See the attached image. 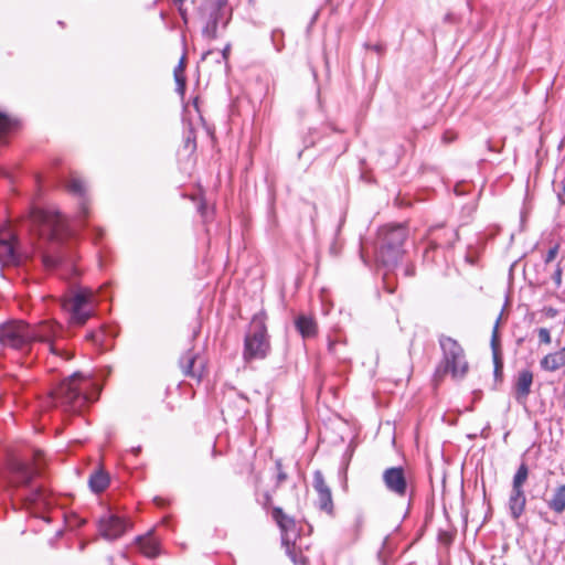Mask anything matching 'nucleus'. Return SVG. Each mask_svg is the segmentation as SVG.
<instances>
[{"label": "nucleus", "instance_id": "7", "mask_svg": "<svg viewBox=\"0 0 565 565\" xmlns=\"http://www.w3.org/2000/svg\"><path fill=\"white\" fill-rule=\"evenodd\" d=\"M64 307L70 312V322L83 326L94 313L92 290L78 289L65 301Z\"/></svg>", "mask_w": 565, "mask_h": 565}, {"label": "nucleus", "instance_id": "28", "mask_svg": "<svg viewBox=\"0 0 565 565\" xmlns=\"http://www.w3.org/2000/svg\"><path fill=\"white\" fill-rule=\"evenodd\" d=\"M273 518L274 520L277 522V524L281 527V529H286V521H288L289 523H292V520L289 519L282 511L281 508L279 507H275L273 509Z\"/></svg>", "mask_w": 565, "mask_h": 565}, {"label": "nucleus", "instance_id": "11", "mask_svg": "<svg viewBox=\"0 0 565 565\" xmlns=\"http://www.w3.org/2000/svg\"><path fill=\"white\" fill-rule=\"evenodd\" d=\"M230 18L226 6L217 4L212 7L202 29L203 38L207 40H215L218 36L220 28L225 29L227 26Z\"/></svg>", "mask_w": 565, "mask_h": 565}, {"label": "nucleus", "instance_id": "20", "mask_svg": "<svg viewBox=\"0 0 565 565\" xmlns=\"http://www.w3.org/2000/svg\"><path fill=\"white\" fill-rule=\"evenodd\" d=\"M195 361L196 354L193 352V350H188L180 358L179 363L184 376L200 380L202 373L194 369Z\"/></svg>", "mask_w": 565, "mask_h": 565}, {"label": "nucleus", "instance_id": "36", "mask_svg": "<svg viewBox=\"0 0 565 565\" xmlns=\"http://www.w3.org/2000/svg\"><path fill=\"white\" fill-rule=\"evenodd\" d=\"M43 498H44V490L42 488H36L31 493V500L32 501L42 500Z\"/></svg>", "mask_w": 565, "mask_h": 565}, {"label": "nucleus", "instance_id": "22", "mask_svg": "<svg viewBox=\"0 0 565 565\" xmlns=\"http://www.w3.org/2000/svg\"><path fill=\"white\" fill-rule=\"evenodd\" d=\"M540 365L543 370L548 372H554L565 365V355L564 352H554L545 355Z\"/></svg>", "mask_w": 565, "mask_h": 565}, {"label": "nucleus", "instance_id": "39", "mask_svg": "<svg viewBox=\"0 0 565 565\" xmlns=\"http://www.w3.org/2000/svg\"><path fill=\"white\" fill-rule=\"evenodd\" d=\"M337 344H338V342H337V341H333V340H330V341H329V343H328V350H329V352H330V353H332V354H337V350H335Z\"/></svg>", "mask_w": 565, "mask_h": 565}, {"label": "nucleus", "instance_id": "52", "mask_svg": "<svg viewBox=\"0 0 565 565\" xmlns=\"http://www.w3.org/2000/svg\"><path fill=\"white\" fill-rule=\"evenodd\" d=\"M190 142H191V138H190V137H188V139H186V146H189V145H190Z\"/></svg>", "mask_w": 565, "mask_h": 565}, {"label": "nucleus", "instance_id": "45", "mask_svg": "<svg viewBox=\"0 0 565 565\" xmlns=\"http://www.w3.org/2000/svg\"><path fill=\"white\" fill-rule=\"evenodd\" d=\"M444 20H445L446 22H452V20H454V15H452V13H447V14L445 15Z\"/></svg>", "mask_w": 565, "mask_h": 565}, {"label": "nucleus", "instance_id": "15", "mask_svg": "<svg viewBox=\"0 0 565 565\" xmlns=\"http://www.w3.org/2000/svg\"><path fill=\"white\" fill-rule=\"evenodd\" d=\"M9 482L11 486H29L35 476V470L26 462L13 459L9 466Z\"/></svg>", "mask_w": 565, "mask_h": 565}, {"label": "nucleus", "instance_id": "47", "mask_svg": "<svg viewBox=\"0 0 565 565\" xmlns=\"http://www.w3.org/2000/svg\"><path fill=\"white\" fill-rule=\"evenodd\" d=\"M135 455H138L141 451L140 447L132 448L131 450Z\"/></svg>", "mask_w": 565, "mask_h": 565}, {"label": "nucleus", "instance_id": "24", "mask_svg": "<svg viewBox=\"0 0 565 565\" xmlns=\"http://www.w3.org/2000/svg\"><path fill=\"white\" fill-rule=\"evenodd\" d=\"M92 491L95 493L103 492L109 484V477L106 472L98 470L95 471L88 480Z\"/></svg>", "mask_w": 565, "mask_h": 565}, {"label": "nucleus", "instance_id": "33", "mask_svg": "<svg viewBox=\"0 0 565 565\" xmlns=\"http://www.w3.org/2000/svg\"><path fill=\"white\" fill-rule=\"evenodd\" d=\"M557 199L561 204L565 205V178L559 182Z\"/></svg>", "mask_w": 565, "mask_h": 565}, {"label": "nucleus", "instance_id": "5", "mask_svg": "<svg viewBox=\"0 0 565 565\" xmlns=\"http://www.w3.org/2000/svg\"><path fill=\"white\" fill-rule=\"evenodd\" d=\"M270 351L269 337L266 328V315H254L244 339L243 358L246 362L262 360Z\"/></svg>", "mask_w": 565, "mask_h": 565}, {"label": "nucleus", "instance_id": "48", "mask_svg": "<svg viewBox=\"0 0 565 565\" xmlns=\"http://www.w3.org/2000/svg\"><path fill=\"white\" fill-rule=\"evenodd\" d=\"M466 258H467V260H468L470 264H475V262H476L473 257H469V256H467Z\"/></svg>", "mask_w": 565, "mask_h": 565}, {"label": "nucleus", "instance_id": "32", "mask_svg": "<svg viewBox=\"0 0 565 565\" xmlns=\"http://www.w3.org/2000/svg\"><path fill=\"white\" fill-rule=\"evenodd\" d=\"M537 335H539L540 343L550 344L552 341L550 330L546 328H540L537 330Z\"/></svg>", "mask_w": 565, "mask_h": 565}, {"label": "nucleus", "instance_id": "1", "mask_svg": "<svg viewBox=\"0 0 565 565\" xmlns=\"http://www.w3.org/2000/svg\"><path fill=\"white\" fill-rule=\"evenodd\" d=\"M62 335V327L52 322L30 326L23 321H9L0 324V343L31 353L33 344L40 342L47 345L51 353L67 361L72 354L58 345Z\"/></svg>", "mask_w": 565, "mask_h": 565}, {"label": "nucleus", "instance_id": "8", "mask_svg": "<svg viewBox=\"0 0 565 565\" xmlns=\"http://www.w3.org/2000/svg\"><path fill=\"white\" fill-rule=\"evenodd\" d=\"M529 478V467L522 462L512 479V488L509 494L508 508L511 518L518 521L525 511L526 495L524 484Z\"/></svg>", "mask_w": 565, "mask_h": 565}, {"label": "nucleus", "instance_id": "51", "mask_svg": "<svg viewBox=\"0 0 565 565\" xmlns=\"http://www.w3.org/2000/svg\"><path fill=\"white\" fill-rule=\"evenodd\" d=\"M212 52L211 51H207L204 55H203V60L206 57V55L211 54Z\"/></svg>", "mask_w": 565, "mask_h": 565}, {"label": "nucleus", "instance_id": "30", "mask_svg": "<svg viewBox=\"0 0 565 565\" xmlns=\"http://www.w3.org/2000/svg\"><path fill=\"white\" fill-rule=\"evenodd\" d=\"M275 466L277 469L276 488H278L282 482H285L288 479V475L282 469L281 459H277L275 461Z\"/></svg>", "mask_w": 565, "mask_h": 565}, {"label": "nucleus", "instance_id": "29", "mask_svg": "<svg viewBox=\"0 0 565 565\" xmlns=\"http://www.w3.org/2000/svg\"><path fill=\"white\" fill-rule=\"evenodd\" d=\"M42 263L47 269H55L61 264V257L51 254H43Z\"/></svg>", "mask_w": 565, "mask_h": 565}, {"label": "nucleus", "instance_id": "26", "mask_svg": "<svg viewBox=\"0 0 565 565\" xmlns=\"http://www.w3.org/2000/svg\"><path fill=\"white\" fill-rule=\"evenodd\" d=\"M184 70H185V57H181L179 64L174 68V79L177 84V92L180 94H184L185 90V76H184Z\"/></svg>", "mask_w": 565, "mask_h": 565}, {"label": "nucleus", "instance_id": "17", "mask_svg": "<svg viewBox=\"0 0 565 565\" xmlns=\"http://www.w3.org/2000/svg\"><path fill=\"white\" fill-rule=\"evenodd\" d=\"M532 384L533 373L530 370H522L518 373L514 383V397L519 404L524 405L526 403Z\"/></svg>", "mask_w": 565, "mask_h": 565}, {"label": "nucleus", "instance_id": "44", "mask_svg": "<svg viewBox=\"0 0 565 565\" xmlns=\"http://www.w3.org/2000/svg\"><path fill=\"white\" fill-rule=\"evenodd\" d=\"M377 557H379V559H380L383 564H385V563H386V556H385L384 547L379 552Z\"/></svg>", "mask_w": 565, "mask_h": 565}, {"label": "nucleus", "instance_id": "49", "mask_svg": "<svg viewBox=\"0 0 565 565\" xmlns=\"http://www.w3.org/2000/svg\"><path fill=\"white\" fill-rule=\"evenodd\" d=\"M487 143H488L489 150L493 151V148H492L491 143L489 141Z\"/></svg>", "mask_w": 565, "mask_h": 565}, {"label": "nucleus", "instance_id": "21", "mask_svg": "<svg viewBox=\"0 0 565 565\" xmlns=\"http://www.w3.org/2000/svg\"><path fill=\"white\" fill-rule=\"evenodd\" d=\"M295 326L297 331L305 339L315 337L318 331L317 322L315 319L303 315L297 317L295 320Z\"/></svg>", "mask_w": 565, "mask_h": 565}, {"label": "nucleus", "instance_id": "6", "mask_svg": "<svg viewBox=\"0 0 565 565\" xmlns=\"http://www.w3.org/2000/svg\"><path fill=\"white\" fill-rule=\"evenodd\" d=\"M32 231L46 241L60 243L63 241L66 226L62 215L57 212L33 209L30 213Z\"/></svg>", "mask_w": 565, "mask_h": 565}, {"label": "nucleus", "instance_id": "14", "mask_svg": "<svg viewBox=\"0 0 565 565\" xmlns=\"http://www.w3.org/2000/svg\"><path fill=\"white\" fill-rule=\"evenodd\" d=\"M20 255L14 234L10 230L0 231V263H19Z\"/></svg>", "mask_w": 565, "mask_h": 565}, {"label": "nucleus", "instance_id": "16", "mask_svg": "<svg viewBox=\"0 0 565 565\" xmlns=\"http://www.w3.org/2000/svg\"><path fill=\"white\" fill-rule=\"evenodd\" d=\"M65 188L70 193L79 198L78 220L79 222H84L89 213L88 200L86 198V189L84 182L78 178H71L66 181Z\"/></svg>", "mask_w": 565, "mask_h": 565}, {"label": "nucleus", "instance_id": "9", "mask_svg": "<svg viewBox=\"0 0 565 565\" xmlns=\"http://www.w3.org/2000/svg\"><path fill=\"white\" fill-rule=\"evenodd\" d=\"M382 481L388 492L399 498L408 494L409 475L403 466L386 468L382 473Z\"/></svg>", "mask_w": 565, "mask_h": 565}, {"label": "nucleus", "instance_id": "40", "mask_svg": "<svg viewBox=\"0 0 565 565\" xmlns=\"http://www.w3.org/2000/svg\"><path fill=\"white\" fill-rule=\"evenodd\" d=\"M405 275L408 276V277H413L415 275V267H414V265H408L405 268Z\"/></svg>", "mask_w": 565, "mask_h": 565}, {"label": "nucleus", "instance_id": "2", "mask_svg": "<svg viewBox=\"0 0 565 565\" xmlns=\"http://www.w3.org/2000/svg\"><path fill=\"white\" fill-rule=\"evenodd\" d=\"M90 380L85 379L81 373H74L55 386L50 395L56 407L65 412L79 413L93 397L87 391L92 387Z\"/></svg>", "mask_w": 565, "mask_h": 565}, {"label": "nucleus", "instance_id": "42", "mask_svg": "<svg viewBox=\"0 0 565 565\" xmlns=\"http://www.w3.org/2000/svg\"><path fill=\"white\" fill-rule=\"evenodd\" d=\"M540 518L546 522V523H551V524H555V522H552L550 519H548V515L546 512H540L539 513Z\"/></svg>", "mask_w": 565, "mask_h": 565}, {"label": "nucleus", "instance_id": "37", "mask_svg": "<svg viewBox=\"0 0 565 565\" xmlns=\"http://www.w3.org/2000/svg\"><path fill=\"white\" fill-rule=\"evenodd\" d=\"M456 139V134L451 131H445L443 135V141L445 143H450Z\"/></svg>", "mask_w": 565, "mask_h": 565}, {"label": "nucleus", "instance_id": "50", "mask_svg": "<svg viewBox=\"0 0 565 565\" xmlns=\"http://www.w3.org/2000/svg\"><path fill=\"white\" fill-rule=\"evenodd\" d=\"M290 556H291V558H292V562H295V563H296V556H295L292 553H290Z\"/></svg>", "mask_w": 565, "mask_h": 565}, {"label": "nucleus", "instance_id": "41", "mask_svg": "<svg viewBox=\"0 0 565 565\" xmlns=\"http://www.w3.org/2000/svg\"><path fill=\"white\" fill-rule=\"evenodd\" d=\"M271 500H273L271 495L268 492H266L264 494V502H263L264 508H267L271 503Z\"/></svg>", "mask_w": 565, "mask_h": 565}, {"label": "nucleus", "instance_id": "34", "mask_svg": "<svg viewBox=\"0 0 565 565\" xmlns=\"http://www.w3.org/2000/svg\"><path fill=\"white\" fill-rule=\"evenodd\" d=\"M557 253H558V246H554V247L550 248L544 258L545 263L550 264L551 262H553L556 258Z\"/></svg>", "mask_w": 565, "mask_h": 565}, {"label": "nucleus", "instance_id": "13", "mask_svg": "<svg viewBox=\"0 0 565 565\" xmlns=\"http://www.w3.org/2000/svg\"><path fill=\"white\" fill-rule=\"evenodd\" d=\"M313 489L318 494V508L329 515L334 514V505L331 489L328 487L324 477L320 470L313 472Z\"/></svg>", "mask_w": 565, "mask_h": 565}, {"label": "nucleus", "instance_id": "27", "mask_svg": "<svg viewBox=\"0 0 565 565\" xmlns=\"http://www.w3.org/2000/svg\"><path fill=\"white\" fill-rule=\"evenodd\" d=\"M13 125L14 120L7 114L0 111V139L10 131Z\"/></svg>", "mask_w": 565, "mask_h": 565}, {"label": "nucleus", "instance_id": "23", "mask_svg": "<svg viewBox=\"0 0 565 565\" xmlns=\"http://www.w3.org/2000/svg\"><path fill=\"white\" fill-rule=\"evenodd\" d=\"M137 543L139 545L140 551L147 557L154 558L160 553L158 542L154 539L150 537V536H148V537L138 536L137 537Z\"/></svg>", "mask_w": 565, "mask_h": 565}, {"label": "nucleus", "instance_id": "25", "mask_svg": "<svg viewBox=\"0 0 565 565\" xmlns=\"http://www.w3.org/2000/svg\"><path fill=\"white\" fill-rule=\"evenodd\" d=\"M364 526V518L361 513H355L348 527L349 536L352 541H356L360 537L362 529Z\"/></svg>", "mask_w": 565, "mask_h": 565}, {"label": "nucleus", "instance_id": "4", "mask_svg": "<svg viewBox=\"0 0 565 565\" xmlns=\"http://www.w3.org/2000/svg\"><path fill=\"white\" fill-rule=\"evenodd\" d=\"M407 237V231L402 225L383 227L379 232L376 258L385 267L395 266L404 250L403 245Z\"/></svg>", "mask_w": 565, "mask_h": 565}, {"label": "nucleus", "instance_id": "38", "mask_svg": "<svg viewBox=\"0 0 565 565\" xmlns=\"http://www.w3.org/2000/svg\"><path fill=\"white\" fill-rule=\"evenodd\" d=\"M230 52H231V44H226L225 47L221 52L222 57H223L224 61L228 60Z\"/></svg>", "mask_w": 565, "mask_h": 565}, {"label": "nucleus", "instance_id": "18", "mask_svg": "<svg viewBox=\"0 0 565 565\" xmlns=\"http://www.w3.org/2000/svg\"><path fill=\"white\" fill-rule=\"evenodd\" d=\"M491 350H492V359H493V374L497 381H502L503 377V356L500 347L499 339V319L497 320L491 335Z\"/></svg>", "mask_w": 565, "mask_h": 565}, {"label": "nucleus", "instance_id": "35", "mask_svg": "<svg viewBox=\"0 0 565 565\" xmlns=\"http://www.w3.org/2000/svg\"><path fill=\"white\" fill-rule=\"evenodd\" d=\"M552 279L554 280L556 287L558 288L562 284V269L559 265H557L556 269L554 270Z\"/></svg>", "mask_w": 565, "mask_h": 565}, {"label": "nucleus", "instance_id": "10", "mask_svg": "<svg viewBox=\"0 0 565 565\" xmlns=\"http://www.w3.org/2000/svg\"><path fill=\"white\" fill-rule=\"evenodd\" d=\"M458 238L459 234L457 230L452 227L444 225L433 227L428 235V245L425 249L424 257L428 258L429 253L438 248H451Z\"/></svg>", "mask_w": 565, "mask_h": 565}, {"label": "nucleus", "instance_id": "19", "mask_svg": "<svg viewBox=\"0 0 565 565\" xmlns=\"http://www.w3.org/2000/svg\"><path fill=\"white\" fill-rule=\"evenodd\" d=\"M547 508L555 514L565 512V483L556 486L548 498L545 499Z\"/></svg>", "mask_w": 565, "mask_h": 565}, {"label": "nucleus", "instance_id": "43", "mask_svg": "<svg viewBox=\"0 0 565 565\" xmlns=\"http://www.w3.org/2000/svg\"><path fill=\"white\" fill-rule=\"evenodd\" d=\"M376 53L382 54L384 51V46L382 44H375L371 46Z\"/></svg>", "mask_w": 565, "mask_h": 565}, {"label": "nucleus", "instance_id": "46", "mask_svg": "<svg viewBox=\"0 0 565 565\" xmlns=\"http://www.w3.org/2000/svg\"><path fill=\"white\" fill-rule=\"evenodd\" d=\"M76 519H77V525L78 526H83V525L86 524V520L85 519H83V518H76Z\"/></svg>", "mask_w": 565, "mask_h": 565}, {"label": "nucleus", "instance_id": "3", "mask_svg": "<svg viewBox=\"0 0 565 565\" xmlns=\"http://www.w3.org/2000/svg\"><path fill=\"white\" fill-rule=\"evenodd\" d=\"M438 343L443 358L437 366L436 375L444 376L450 373L452 379L462 380L469 371L463 348L457 340L445 334L438 337Z\"/></svg>", "mask_w": 565, "mask_h": 565}, {"label": "nucleus", "instance_id": "31", "mask_svg": "<svg viewBox=\"0 0 565 565\" xmlns=\"http://www.w3.org/2000/svg\"><path fill=\"white\" fill-rule=\"evenodd\" d=\"M86 339L92 341L95 344H99L104 340V332L100 331V330H98V331H90V332H88L86 334Z\"/></svg>", "mask_w": 565, "mask_h": 565}, {"label": "nucleus", "instance_id": "12", "mask_svg": "<svg viewBox=\"0 0 565 565\" xmlns=\"http://www.w3.org/2000/svg\"><path fill=\"white\" fill-rule=\"evenodd\" d=\"M127 529V522L113 513H105L98 520L99 534L108 541H114L120 537Z\"/></svg>", "mask_w": 565, "mask_h": 565}]
</instances>
